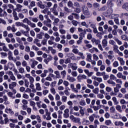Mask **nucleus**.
<instances>
[{"instance_id": "obj_1", "label": "nucleus", "mask_w": 128, "mask_h": 128, "mask_svg": "<svg viewBox=\"0 0 128 128\" xmlns=\"http://www.w3.org/2000/svg\"><path fill=\"white\" fill-rule=\"evenodd\" d=\"M70 118L74 124H82L80 122V118L78 117H75L74 115H71L70 116Z\"/></svg>"}, {"instance_id": "obj_2", "label": "nucleus", "mask_w": 128, "mask_h": 128, "mask_svg": "<svg viewBox=\"0 0 128 128\" xmlns=\"http://www.w3.org/2000/svg\"><path fill=\"white\" fill-rule=\"evenodd\" d=\"M56 8H58V4H54L53 8L50 9L51 12H52L54 16H58V12L56 11Z\"/></svg>"}, {"instance_id": "obj_3", "label": "nucleus", "mask_w": 128, "mask_h": 128, "mask_svg": "<svg viewBox=\"0 0 128 128\" xmlns=\"http://www.w3.org/2000/svg\"><path fill=\"white\" fill-rule=\"evenodd\" d=\"M68 68H72V70H76L78 68V64L76 62L70 63L68 64Z\"/></svg>"}, {"instance_id": "obj_4", "label": "nucleus", "mask_w": 128, "mask_h": 128, "mask_svg": "<svg viewBox=\"0 0 128 128\" xmlns=\"http://www.w3.org/2000/svg\"><path fill=\"white\" fill-rule=\"evenodd\" d=\"M31 62L30 67L32 68H34L38 64V62L34 60V58H32L30 60Z\"/></svg>"}, {"instance_id": "obj_5", "label": "nucleus", "mask_w": 128, "mask_h": 128, "mask_svg": "<svg viewBox=\"0 0 128 128\" xmlns=\"http://www.w3.org/2000/svg\"><path fill=\"white\" fill-rule=\"evenodd\" d=\"M94 118H100V116L96 114H93L88 116L89 120H90V122H94Z\"/></svg>"}, {"instance_id": "obj_6", "label": "nucleus", "mask_w": 128, "mask_h": 128, "mask_svg": "<svg viewBox=\"0 0 128 128\" xmlns=\"http://www.w3.org/2000/svg\"><path fill=\"white\" fill-rule=\"evenodd\" d=\"M12 68H14V64L10 62L8 64V66H6V65L4 66V70H8V68L12 70Z\"/></svg>"}, {"instance_id": "obj_7", "label": "nucleus", "mask_w": 128, "mask_h": 128, "mask_svg": "<svg viewBox=\"0 0 128 128\" xmlns=\"http://www.w3.org/2000/svg\"><path fill=\"white\" fill-rule=\"evenodd\" d=\"M5 112H6V114H11V116H13V114H14V111H12V110L10 108H6L5 109Z\"/></svg>"}, {"instance_id": "obj_8", "label": "nucleus", "mask_w": 128, "mask_h": 128, "mask_svg": "<svg viewBox=\"0 0 128 128\" xmlns=\"http://www.w3.org/2000/svg\"><path fill=\"white\" fill-rule=\"evenodd\" d=\"M67 80H68V82H74L76 80V78H74V76H72L70 75H68L66 77Z\"/></svg>"}, {"instance_id": "obj_9", "label": "nucleus", "mask_w": 128, "mask_h": 128, "mask_svg": "<svg viewBox=\"0 0 128 128\" xmlns=\"http://www.w3.org/2000/svg\"><path fill=\"white\" fill-rule=\"evenodd\" d=\"M84 42L85 46L87 48H92V44H90V41L88 40H84Z\"/></svg>"}, {"instance_id": "obj_10", "label": "nucleus", "mask_w": 128, "mask_h": 128, "mask_svg": "<svg viewBox=\"0 0 128 128\" xmlns=\"http://www.w3.org/2000/svg\"><path fill=\"white\" fill-rule=\"evenodd\" d=\"M52 60V56L50 55H48V56L46 58L44 59V62L46 64H48L49 62H50V60Z\"/></svg>"}, {"instance_id": "obj_11", "label": "nucleus", "mask_w": 128, "mask_h": 128, "mask_svg": "<svg viewBox=\"0 0 128 128\" xmlns=\"http://www.w3.org/2000/svg\"><path fill=\"white\" fill-rule=\"evenodd\" d=\"M83 14L86 18H90V13L88 8H87L86 10H84Z\"/></svg>"}, {"instance_id": "obj_12", "label": "nucleus", "mask_w": 128, "mask_h": 128, "mask_svg": "<svg viewBox=\"0 0 128 128\" xmlns=\"http://www.w3.org/2000/svg\"><path fill=\"white\" fill-rule=\"evenodd\" d=\"M78 46H76L74 45L72 46V52H74V54H78V53L79 50H78Z\"/></svg>"}, {"instance_id": "obj_13", "label": "nucleus", "mask_w": 128, "mask_h": 128, "mask_svg": "<svg viewBox=\"0 0 128 128\" xmlns=\"http://www.w3.org/2000/svg\"><path fill=\"white\" fill-rule=\"evenodd\" d=\"M91 42L92 44H95L96 46H98L100 44V40H96L95 38H92L91 40Z\"/></svg>"}, {"instance_id": "obj_14", "label": "nucleus", "mask_w": 128, "mask_h": 128, "mask_svg": "<svg viewBox=\"0 0 128 128\" xmlns=\"http://www.w3.org/2000/svg\"><path fill=\"white\" fill-rule=\"evenodd\" d=\"M114 124L116 126H124V124L122 122V121H116L114 122Z\"/></svg>"}, {"instance_id": "obj_15", "label": "nucleus", "mask_w": 128, "mask_h": 128, "mask_svg": "<svg viewBox=\"0 0 128 128\" xmlns=\"http://www.w3.org/2000/svg\"><path fill=\"white\" fill-rule=\"evenodd\" d=\"M70 114H74V116H76V118H80V112H78V111L72 113V110L70 111Z\"/></svg>"}, {"instance_id": "obj_16", "label": "nucleus", "mask_w": 128, "mask_h": 128, "mask_svg": "<svg viewBox=\"0 0 128 128\" xmlns=\"http://www.w3.org/2000/svg\"><path fill=\"white\" fill-rule=\"evenodd\" d=\"M70 88L72 89V91L75 94H78V90H76V88H74V84H70Z\"/></svg>"}, {"instance_id": "obj_17", "label": "nucleus", "mask_w": 128, "mask_h": 128, "mask_svg": "<svg viewBox=\"0 0 128 128\" xmlns=\"http://www.w3.org/2000/svg\"><path fill=\"white\" fill-rule=\"evenodd\" d=\"M117 60H119L121 66H124L126 62L124 60V58L120 57H118Z\"/></svg>"}, {"instance_id": "obj_18", "label": "nucleus", "mask_w": 128, "mask_h": 128, "mask_svg": "<svg viewBox=\"0 0 128 128\" xmlns=\"http://www.w3.org/2000/svg\"><path fill=\"white\" fill-rule=\"evenodd\" d=\"M84 72H85V74H87L88 76V77H90L92 76V74H94V72H90V70H84Z\"/></svg>"}, {"instance_id": "obj_19", "label": "nucleus", "mask_w": 128, "mask_h": 128, "mask_svg": "<svg viewBox=\"0 0 128 128\" xmlns=\"http://www.w3.org/2000/svg\"><path fill=\"white\" fill-rule=\"evenodd\" d=\"M88 52H91V54H94V52H98L99 50H98V48L93 47L92 48L88 50Z\"/></svg>"}, {"instance_id": "obj_20", "label": "nucleus", "mask_w": 128, "mask_h": 128, "mask_svg": "<svg viewBox=\"0 0 128 128\" xmlns=\"http://www.w3.org/2000/svg\"><path fill=\"white\" fill-rule=\"evenodd\" d=\"M54 36H50V40H48V44H50V46L54 44Z\"/></svg>"}, {"instance_id": "obj_21", "label": "nucleus", "mask_w": 128, "mask_h": 128, "mask_svg": "<svg viewBox=\"0 0 128 128\" xmlns=\"http://www.w3.org/2000/svg\"><path fill=\"white\" fill-rule=\"evenodd\" d=\"M16 86V82H12V84H9V88L10 90H14V88Z\"/></svg>"}, {"instance_id": "obj_22", "label": "nucleus", "mask_w": 128, "mask_h": 128, "mask_svg": "<svg viewBox=\"0 0 128 128\" xmlns=\"http://www.w3.org/2000/svg\"><path fill=\"white\" fill-rule=\"evenodd\" d=\"M54 74H56L55 76H56V78H62L60 76V71H54Z\"/></svg>"}, {"instance_id": "obj_23", "label": "nucleus", "mask_w": 128, "mask_h": 128, "mask_svg": "<svg viewBox=\"0 0 128 128\" xmlns=\"http://www.w3.org/2000/svg\"><path fill=\"white\" fill-rule=\"evenodd\" d=\"M102 46L103 48H105L106 46H108V40L106 39H104L102 40Z\"/></svg>"}, {"instance_id": "obj_24", "label": "nucleus", "mask_w": 128, "mask_h": 128, "mask_svg": "<svg viewBox=\"0 0 128 128\" xmlns=\"http://www.w3.org/2000/svg\"><path fill=\"white\" fill-rule=\"evenodd\" d=\"M80 78H82L83 80H86V76L82 74L79 75L77 76V80H80Z\"/></svg>"}, {"instance_id": "obj_25", "label": "nucleus", "mask_w": 128, "mask_h": 128, "mask_svg": "<svg viewBox=\"0 0 128 128\" xmlns=\"http://www.w3.org/2000/svg\"><path fill=\"white\" fill-rule=\"evenodd\" d=\"M68 8H74V3H72V2L70 0L68 2Z\"/></svg>"}, {"instance_id": "obj_26", "label": "nucleus", "mask_w": 128, "mask_h": 128, "mask_svg": "<svg viewBox=\"0 0 128 128\" xmlns=\"http://www.w3.org/2000/svg\"><path fill=\"white\" fill-rule=\"evenodd\" d=\"M22 6L20 4H17L16 5V10H18V12H20L22 10Z\"/></svg>"}, {"instance_id": "obj_27", "label": "nucleus", "mask_w": 128, "mask_h": 128, "mask_svg": "<svg viewBox=\"0 0 128 128\" xmlns=\"http://www.w3.org/2000/svg\"><path fill=\"white\" fill-rule=\"evenodd\" d=\"M107 6L110 8H112L114 6V2L112 0H109L107 2Z\"/></svg>"}, {"instance_id": "obj_28", "label": "nucleus", "mask_w": 128, "mask_h": 128, "mask_svg": "<svg viewBox=\"0 0 128 128\" xmlns=\"http://www.w3.org/2000/svg\"><path fill=\"white\" fill-rule=\"evenodd\" d=\"M107 82L109 84H112V86H116V82L112 81V79L108 80Z\"/></svg>"}, {"instance_id": "obj_29", "label": "nucleus", "mask_w": 128, "mask_h": 128, "mask_svg": "<svg viewBox=\"0 0 128 128\" xmlns=\"http://www.w3.org/2000/svg\"><path fill=\"white\" fill-rule=\"evenodd\" d=\"M120 92L122 94H126L127 92L126 88L124 87L122 88L120 90Z\"/></svg>"}, {"instance_id": "obj_30", "label": "nucleus", "mask_w": 128, "mask_h": 128, "mask_svg": "<svg viewBox=\"0 0 128 128\" xmlns=\"http://www.w3.org/2000/svg\"><path fill=\"white\" fill-rule=\"evenodd\" d=\"M116 110L118 112H122V106L120 105H116Z\"/></svg>"}, {"instance_id": "obj_31", "label": "nucleus", "mask_w": 128, "mask_h": 128, "mask_svg": "<svg viewBox=\"0 0 128 128\" xmlns=\"http://www.w3.org/2000/svg\"><path fill=\"white\" fill-rule=\"evenodd\" d=\"M100 92V88H94L92 90V92L95 94H98V92Z\"/></svg>"}, {"instance_id": "obj_32", "label": "nucleus", "mask_w": 128, "mask_h": 128, "mask_svg": "<svg viewBox=\"0 0 128 128\" xmlns=\"http://www.w3.org/2000/svg\"><path fill=\"white\" fill-rule=\"evenodd\" d=\"M87 54V58H86V60L87 62H92V54Z\"/></svg>"}, {"instance_id": "obj_33", "label": "nucleus", "mask_w": 128, "mask_h": 128, "mask_svg": "<svg viewBox=\"0 0 128 128\" xmlns=\"http://www.w3.org/2000/svg\"><path fill=\"white\" fill-rule=\"evenodd\" d=\"M112 100L114 102V104L115 106L118 104V100L116 99V96L113 97L112 98Z\"/></svg>"}, {"instance_id": "obj_34", "label": "nucleus", "mask_w": 128, "mask_h": 128, "mask_svg": "<svg viewBox=\"0 0 128 128\" xmlns=\"http://www.w3.org/2000/svg\"><path fill=\"white\" fill-rule=\"evenodd\" d=\"M122 8L124 10H127V12H128V2L124 3V4L122 5Z\"/></svg>"}, {"instance_id": "obj_35", "label": "nucleus", "mask_w": 128, "mask_h": 128, "mask_svg": "<svg viewBox=\"0 0 128 128\" xmlns=\"http://www.w3.org/2000/svg\"><path fill=\"white\" fill-rule=\"evenodd\" d=\"M121 39L123 40L128 41V35L123 34L121 36Z\"/></svg>"}, {"instance_id": "obj_36", "label": "nucleus", "mask_w": 128, "mask_h": 128, "mask_svg": "<svg viewBox=\"0 0 128 128\" xmlns=\"http://www.w3.org/2000/svg\"><path fill=\"white\" fill-rule=\"evenodd\" d=\"M113 50L114 52H118L120 50H118V45H114L113 46Z\"/></svg>"}, {"instance_id": "obj_37", "label": "nucleus", "mask_w": 128, "mask_h": 128, "mask_svg": "<svg viewBox=\"0 0 128 128\" xmlns=\"http://www.w3.org/2000/svg\"><path fill=\"white\" fill-rule=\"evenodd\" d=\"M36 90H42V87L40 86V83H36Z\"/></svg>"}, {"instance_id": "obj_38", "label": "nucleus", "mask_w": 128, "mask_h": 128, "mask_svg": "<svg viewBox=\"0 0 128 128\" xmlns=\"http://www.w3.org/2000/svg\"><path fill=\"white\" fill-rule=\"evenodd\" d=\"M38 6L40 7V8H44V5L42 4V2H39L38 3Z\"/></svg>"}, {"instance_id": "obj_39", "label": "nucleus", "mask_w": 128, "mask_h": 128, "mask_svg": "<svg viewBox=\"0 0 128 128\" xmlns=\"http://www.w3.org/2000/svg\"><path fill=\"white\" fill-rule=\"evenodd\" d=\"M77 54H78V56H80V58H82V60H84V58H86V56H84V53L82 52H79L78 51Z\"/></svg>"}, {"instance_id": "obj_40", "label": "nucleus", "mask_w": 128, "mask_h": 128, "mask_svg": "<svg viewBox=\"0 0 128 128\" xmlns=\"http://www.w3.org/2000/svg\"><path fill=\"white\" fill-rule=\"evenodd\" d=\"M110 112L112 114L116 112V108H114V106H112L110 108Z\"/></svg>"}, {"instance_id": "obj_41", "label": "nucleus", "mask_w": 128, "mask_h": 128, "mask_svg": "<svg viewBox=\"0 0 128 128\" xmlns=\"http://www.w3.org/2000/svg\"><path fill=\"white\" fill-rule=\"evenodd\" d=\"M118 16H120V15L119 14H112L111 15V16H110V18H112V19H116V18H118Z\"/></svg>"}, {"instance_id": "obj_42", "label": "nucleus", "mask_w": 128, "mask_h": 128, "mask_svg": "<svg viewBox=\"0 0 128 128\" xmlns=\"http://www.w3.org/2000/svg\"><path fill=\"white\" fill-rule=\"evenodd\" d=\"M22 26L24 28H26V30H30V27L28 25H26L24 24H22Z\"/></svg>"}, {"instance_id": "obj_43", "label": "nucleus", "mask_w": 128, "mask_h": 128, "mask_svg": "<svg viewBox=\"0 0 128 128\" xmlns=\"http://www.w3.org/2000/svg\"><path fill=\"white\" fill-rule=\"evenodd\" d=\"M44 3L46 4V8H50V6H52V2H44Z\"/></svg>"}, {"instance_id": "obj_44", "label": "nucleus", "mask_w": 128, "mask_h": 128, "mask_svg": "<svg viewBox=\"0 0 128 128\" xmlns=\"http://www.w3.org/2000/svg\"><path fill=\"white\" fill-rule=\"evenodd\" d=\"M60 74L62 76V78H64L66 76V72L65 70H64L60 72Z\"/></svg>"}, {"instance_id": "obj_45", "label": "nucleus", "mask_w": 128, "mask_h": 128, "mask_svg": "<svg viewBox=\"0 0 128 128\" xmlns=\"http://www.w3.org/2000/svg\"><path fill=\"white\" fill-rule=\"evenodd\" d=\"M28 26H30V28H36V24L32 22V21H30V22L28 24Z\"/></svg>"}, {"instance_id": "obj_46", "label": "nucleus", "mask_w": 128, "mask_h": 128, "mask_svg": "<svg viewBox=\"0 0 128 128\" xmlns=\"http://www.w3.org/2000/svg\"><path fill=\"white\" fill-rule=\"evenodd\" d=\"M104 74H106L105 72H96V76H104Z\"/></svg>"}, {"instance_id": "obj_47", "label": "nucleus", "mask_w": 128, "mask_h": 128, "mask_svg": "<svg viewBox=\"0 0 128 128\" xmlns=\"http://www.w3.org/2000/svg\"><path fill=\"white\" fill-rule=\"evenodd\" d=\"M30 19L33 22H38V19L36 18L30 17Z\"/></svg>"}, {"instance_id": "obj_48", "label": "nucleus", "mask_w": 128, "mask_h": 128, "mask_svg": "<svg viewBox=\"0 0 128 128\" xmlns=\"http://www.w3.org/2000/svg\"><path fill=\"white\" fill-rule=\"evenodd\" d=\"M71 74L74 78H76V76H78V72L76 71H72Z\"/></svg>"}, {"instance_id": "obj_49", "label": "nucleus", "mask_w": 128, "mask_h": 128, "mask_svg": "<svg viewBox=\"0 0 128 128\" xmlns=\"http://www.w3.org/2000/svg\"><path fill=\"white\" fill-rule=\"evenodd\" d=\"M114 40L115 42H117L118 46H122V42L120 41V40H118V38H115Z\"/></svg>"}, {"instance_id": "obj_50", "label": "nucleus", "mask_w": 128, "mask_h": 128, "mask_svg": "<svg viewBox=\"0 0 128 128\" xmlns=\"http://www.w3.org/2000/svg\"><path fill=\"white\" fill-rule=\"evenodd\" d=\"M61 98L62 102H66V100H68V97L66 96H62Z\"/></svg>"}, {"instance_id": "obj_51", "label": "nucleus", "mask_w": 128, "mask_h": 128, "mask_svg": "<svg viewBox=\"0 0 128 128\" xmlns=\"http://www.w3.org/2000/svg\"><path fill=\"white\" fill-rule=\"evenodd\" d=\"M79 114L80 115V117H84V109H80L79 111Z\"/></svg>"}, {"instance_id": "obj_52", "label": "nucleus", "mask_w": 128, "mask_h": 128, "mask_svg": "<svg viewBox=\"0 0 128 128\" xmlns=\"http://www.w3.org/2000/svg\"><path fill=\"white\" fill-rule=\"evenodd\" d=\"M72 24H73V26H78V22L76 20H72Z\"/></svg>"}, {"instance_id": "obj_53", "label": "nucleus", "mask_w": 128, "mask_h": 128, "mask_svg": "<svg viewBox=\"0 0 128 128\" xmlns=\"http://www.w3.org/2000/svg\"><path fill=\"white\" fill-rule=\"evenodd\" d=\"M97 98H100V100H102V98H104V94L98 93V94H97Z\"/></svg>"}, {"instance_id": "obj_54", "label": "nucleus", "mask_w": 128, "mask_h": 128, "mask_svg": "<svg viewBox=\"0 0 128 128\" xmlns=\"http://www.w3.org/2000/svg\"><path fill=\"white\" fill-rule=\"evenodd\" d=\"M112 124V121L110 120H106L105 121V124H106V126H110Z\"/></svg>"}, {"instance_id": "obj_55", "label": "nucleus", "mask_w": 128, "mask_h": 128, "mask_svg": "<svg viewBox=\"0 0 128 128\" xmlns=\"http://www.w3.org/2000/svg\"><path fill=\"white\" fill-rule=\"evenodd\" d=\"M112 118H114L115 120H118L119 118H120V114H116L114 115V116H112Z\"/></svg>"}, {"instance_id": "obj_56", "label": "nucleus", "mask_w": 128, "mask_h": 128, "mask_svg": "<svg viewBox=\"0 0 128 128\" xmlns=\"http://www.w3.org/2000/svg\"><path fill=\"white\" fill-rule=\"evenodd\" d=\"M30 20H28V18H25L24 19L22 20V22L24 23V24H30Z\"/></svg>"}, {"instance_id": "obj_57", "label": "nucleus", "mask_w": 128, "mask_h": 128, "mask_svg": "<svg viewBox=\"0 0 128 128\" xmlns=\"http://www.w3.org/2000/svg\"><path fill=\"white\" fill-rule=\"evenodd\" d=\"M50 92L51 94H56V89L54 88V87H52L50 89Z\"/></svg>"}, {"instance_id": "obj_58", "label": "nucleus", "mask_w": 128, "mask_h": 128, "mask_svg": "<svg viewBox=\"0 0 128 128\" xmlns=\"http://www.w3.org/2000/svg\"><path fill=\"white\" fill-rule=\"evenodd\" d=\"M118 61H114L112 64V66L114 68H118Z\"/></svg>"}, {"instance_id": "obj_59", "label": "nucleus", "mask_w": 128, "mask_h": 128, "mask_svg": "<svg viewBox=\"0 0 128 128\" xmlns=\"http://www.w3.org/2000/svg\"><path fill=\"white\" fill-rule=\"evenodd\" d=\"M74 6L76 8H80V5L78 2H74Z\"/></svg>"}, {"instance_id": "obj_60", "label": "nucleus", "mask_w": 128, "mask_h": 128, "mask_svg": "<svg viewBox=\"0 0 128 128\" xmlns=\"http://www.w3.org/2000/svg\"><path fill=\"white\" fill-rule=\"evenodd\" d=\"M109 44H111L112 46H116V42H114V40H110L108 41Z\"/></svg>"}, {"instance_id": "obj_61", "label": "nucleus", "mask_w": 128, "mask_h": 128, "mask_svg": "<svg viewBox=\"0 0 128 128\" xmlns=\"http://www.w3.org/2000/svg\"><path fill=\"white\" fill-rule=\"evenodd\" d=\"M36 118L38 124H40V122H42V118H40V115H36Z\"/></svg>"}, {"instance_id": "obj_62", "label": "nucleus", "mask_w": 128, "mask_h": 128, "mask_svg": "<svg viewBox=\"0 0 128 128\" xmlns=\"http://www.w3.org/2000/svg\"><path fill=\"white\" fill-rule=\"evenodd\" d=\"M93 60H94L98 61L100 58H98V56L96 54H93Z\"/></svg>"}, {"instance_id": "obj_63", "label": "nucleus", "mask_w": 128, "mask_h": 128, "mask_svg": "<svg viewBox=\"0 0 128 128\" xmlns=\"http://www.w3.org/2000/svg\"><path fill=\"white\" fill-rule=\"evenodd\" d=\"M18 72L20 74H24V68L21 67L18 68Z\"/></svg>"}, {"instance_id": "obj_64", "label": "nucleus", "mask_w": 128, "mask_h": 128, "mask_svg": "<svg viewBox=\"0 0 128 128\" xmlns=\"http://www.w3.org/2000/svg\"><path fill=\"white\" fill-rule=\"evenodd\" d=\"M22 65L23 67H26L28 66V62L26 60H23L22 62Z\"/></svg>"}]
</instances>
